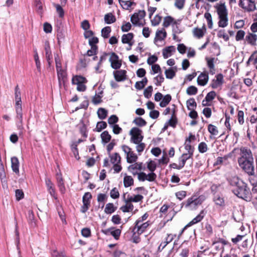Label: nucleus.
I'll return each mask as SVG.
<instances>
[{
    "label": "nucleus",
    "mask_w": 257,
    "mask_h": 257,
    "mask_svg": "<svg viewBox=\"0 0 257 257\" xmlns=\"http://www.w3.org/2000/svg\"><path fill=\"white\" fill-rule=\"evenodd\" d=\"M229 184L234 188L232 192L238 197L244 200L250 198V191L247 184L238 177H232L229 181Z\"/></svg>",
    "instance_id": "f257e3e1"
},
{
    "label": "nucleus",
    "mask_w": 257,
    "mask_h": 257,
    "mask_svg": "<svg viewBox=\"0 0 257 257\" xmlns=\"http://www.w3.org/2000/svg\"><path fill=\"white\" fill-rule=\"evenodd\" d=\"M214 7L218 17V26L221 28L226 27L228 25V10L225 3L221 1L216 4Z\"/></svg>",
    "instance_id": "f03ea898"
},
{
    "label": "nucleus",
    "mask_w": 257,
    "mask_h": 257,
    "mask_svg": "<svg viewBox=\"0 0 257 257\" xmlns=\"http://www.w3.org/2000/svg\"><path fill=\"white\" fill-rule=\"evenodd\" d=\"M204 200L202 196L196 197L195 196L189 198L186 202L182 204V207L184 205L185 207L190 210H193L197 208L199 205H201Z\"/></svg>",
    "instance_id": "7ed1b4c3"
},
{
    "label": "nucleus",
    "mask_w": 257,
    "mask_h": 257,
    "mask_svg": "<svg viewBox=\"0 0 257 257\" xmlns=\"http://www.w3.org/2000/svg\"><path fill=\"white\" fill-rule=\"evenodd\" d=\"M130 135L131 136L130 142L134 144L141 143L144 138L142 135V131L138 127H133L130 132Z\"/></svg>",
    "instance_id": "20e7f679"
},
{
    "label": "nucleus",
    "mask_w": 257,
    "mask_h": 257,
    "mask_svg": "<svg viewBox=\"0 0 257 257\" xmlns=\"http://www.w3.org/2000/svg\"><path fill=\"white\" fill-rule=\"evenodd\" d=\"M240 167L248 175L254 174L253 160L238 161Z\"/></svg>",
    "instance_id": "39448f33"
},
{
    "label": "nucleus",
    "mask_w": 257,
    "mask_h": 257,
    "mask_svg": "<svg viewBox=\"0 0 257 257\" xmlns=\"http://www.w3.org/2000/svg\"><path fill=\"white\" fill-rule=\"evenodd\" d=\"M150 225V221H147L145 222H142L141 221H136L133 231L135 234H141L146 230Z\"/></svg>",
    "instance_id": "423d86ee"
},
{
    "label": "nucleus",
    "mask_w": 257,
    "mask_h": 257,
    "mask_svg": "<svg viewBox=\"0 0 257 257\" xmlns=\"http://www.w3.org/2000/svg\"><path fill=\"white\" fill-rule=\"evenodd\" d=\"M122 151L126 156V161L128 163L136 162L138 159L137 156L132 151L128 146L123 145L121 147Z\"/></svg>",
    "instance_id": "0eeeda50"
},
{
    "label": "nucleus",
    "mask_w": 257,
    "mask_h": 257,
    "mask_svg": "<svg viewBox=\"0 0 257 257\" xmlns=\"http://www.w3.org/2000/svg\"><path fill=\"white\" fill-rule=\"evenodd\" d=\"M146 16V12L144 10H140L138 13H134L131 18V22L135 25H141V21L143 20Z\"/></svg>",
    "instance_id": "6e6552de"
},
{
    "label": "nucleus",
    "mask_w": 257,
    "mask_h": 257,
    "mask_svg": "<svg viewBox=\"0 0 257 257\" xmlns=\"http://www.w3.org/2000/svg\"><path fill=\"white\" fill-rule=\"evenodd\" d=\"M253 160L251 151L246 148L240 149V157L238 158V161Z\"/></svg>",
    "instance_id": "1a4fd4ad"
},
{
    "label": "nucleus",
    "mask_w": 257,
    "mask_h": 257,
    "mask_svg": "<svg viewBox=\"0 0 257 257\" xmlns=\"http://www.w3.org/2000/svg\"><path fill=\"white\" fill-rule=\"evenodd\" d=\"M239 6L247 12H252L255 9V6L251 0H239Z\"/></svg>",
    "instance_id": "9d476101"
},
{
    "label": "nucleus",
    "mask_w": 257,
    "mask_h": 257,
    "mask_svg": "<svg viewBox=\"0 0 257 257\" xmlns=\"http://www.w3.org/2000/svg\"><path fill=\"white\" fill-rule=\"evenodd\" d=\"M109 61L111 63V67L114 69H119L121 66V61L119 60L117 55L112 52L110 54Z\"/></svg>",
    "instance_id": "9b49d317"
},
{
    "label": "nucleus",
    "mask_w": 257,
    "mask_h": 257,
    "mask_svg": "<svg viewBox=\"0 0 257 257\" xmlns=\"http://www.w3.org/2000/svg\"><path fill=\"white\" fill-rule=\"evenodd\" d=\"M102 231L104 234L106 235H111L114 238V239L117 240L120 236L121 231L118 228L116 229L114 227H110L105 230H103Z\"/></svg>",
    "instance_id": "f8f14e48"
},
{
    "label": "nucleus",
    "mask_w": 257,
    "mask_h": 257,
    "mask_svg": "<svg viewBox=\"0 0 257 257\" xmlns=\"http://www.w3.org/2000/svg\"><path fill=\"white\" fill-rule=\"evenodd\" d=\"M126 193H124L122 198L125 203L138 202L142 200L143 196L142 195H136L134 196H130L129 194L126 197Z\"/></svg>",
    "instance_id": "ddd939ff"
},
{
    "label": "nucleus",
    "mask_w": 257,
    "mask_h": 257,
    "mask_svg": "<svg viewBox=\"0 0 257 257\" xmlns=\"http://www.w3.org/2000/svg\"><path fill=\"white\" fill-rule=\"evenodd\" d=\"M215 78L212 80L211 83V86L213 89L220 86L223 83V75L222 74H218L216 75Z\"/></svg>",
    "instance_id": "4468645a"
},
{
    "label": "nucleus",
    "mask_w": 257,
    "mask_h": 257,
    "mask_svg": "<svg viewBox=\"0 0 257 257\" xmlns=\"http://www.w3.org/2000/svg\"><path fill=\"white\" fill-rule=\"evenodd\" d=\"M126 71L124 70H119L113 72L114 77L117 82L123 81L126 79Z\"/></svg>",
    "instance_id": "2eb2a0df"
},
{
    "label": "nucleus",
    "mask_w": 257,
    "mask_h": 257,
    "mask_svg": "<svg viewBox=\"0 0 257 257\" xmlns=\"http://www.w3.org/2000/svg\"><path fill=\"white\" fill-rule=\"evenodd\" d=\"M142 163H136L131 165L128 167V170L133 175L138 174L137 170L141 171L142 170Z\"/></svg>",
    "instance_id": "dca6fc26"
},
{
    "label": "nucleus",
    "mask_w": 257,
    "mask_h": 257,
    "mask_svg": "<svg viewBox=\"0 0 257 257\" xmlns=\"http://www.w3.org/2000/svg\"><path fill=\"white\" fill-rule=\"evenodd\" d=\"M47 190L51 196L54 197L55 200L57 199V197L55 194V190L54 187V185L49 179L45 180Z\"/></svg>",
    "instance_id": "f3484780"
},
{
    "label": "nucleus",
    "mask_w": 257,
    "mask_h": 257,
    "mask_svg": "<svg viewBox=\"0 0 257 257\" xmlns=\"http://www.w3.org/2000/svg\"><path fill=\"white\" fill-rule=\"evenodd\" d=\"M57 76L59 81V86L61 87L62 85H64L66 79V72L62 69L57 71Z\"/></svg>",
    "instance_id": "a211bd4d"
},
{
    "label": "nucleus",
    "mask_w": 257,
    "mask_h": 257,
    "mask_svg": "<svg viewBox=\"0 0 257 257\" xmlns=\"http://www.w3.org/2000/svg\"><path fill=\"white\" fill-rule=\"evenodd\" d=\"M209 77L207 74L201 73L197 78V83L199 85L204 86L208 81Z\"/></svg>",
    "instance_id": "6ab92c4d"
},
{
    "label": "nucleus",
    "mask_w": 257,
    "mask_h": 257,
    "mask_svg": "<svg viewBox=\"0 0 257 257\" xmlns=\"http://www.w3.org/2000/svg\"><path fill=\"white\" fill-rule=\"evenodd\" d=\"M11 167L12 170L17 174H19V161L17 157H13L11 158Z\"/></svg>",
    "instance_id": "aec40b11"
},
{
    "label": "nucleus",
    "mask_w": 257,
    "mask_h": 257,
    "mask_svg": "<svg viewBox=\"0 0 257 257\" xmlns=\"http://www.w3.org/2000/svg\"><path fill=\"white\" fill-rule=\"evenodd\" d=\"M166 37L167 33L164 29H162V30H158L156 33L154 43H156L158 41H163L166 38Z\"/></svg>",
    "instance_id": "412c9836"
},
{
    "label": "nucleus",
    "mask_w": 257,
    "mask_h": 257,
    "mask_svg": "<svg viewBox=\"0 0 257 257\" xmlns=\"http://www.w3.org/2000/svg\"><path fill=\"white\" fill-rule=\"evenodd\" d=\"M206 29L205 26H203L202 28H195L193 29V33L194 36L200 39L202 38L205 33L206 32Z\"/></svg>",
    "instance_id": "4be33fe9"
},
{
    "label": "nucleus",
    "mask_w": 257,
    "mask_h": 257,
    "mask_svg": "<svg viewBox=\"0 0 257 257\" xmlns=\"http://www.w3.org/2000/svg\"><path fill=\"white\" fill-rule=\"evenodd\" d=\"M176 50L175 47L173 46H170L167 47L163 49L162 54L163 57L165 59H167L170 57L173 52H175Z\"/></svg>",
    "instance_id": "5701e85b"
},
{
    "label": "nucleus",
    "mask_w": 257,
    "mask_h": 257,
    "mask_svg": "<svg viewBox=\"0 0 257 257\" xmlns=\"http://www.w3.org/2000/svg\"><path fill=\"white\" fill-rule=\"evenodd\" d=\"M45 50L47 61L48 62L49 66H50L52 63L51 59H52V55L50 50V47L48 43H45Z\"/></svg>",
    "instance_id": "b1692460"
},
{
    "label": "nucleus",
    "mask_w": 257,
    "mask_h": 257,
    "mask_svg": "<svg viewBox=\"0 0 257 257\" xmlns=\"http://www.w3.org/2000/svg\"><path fill=\"white\" fill-rule=\"evenodd\" d=\"M56 179L60 191L63 194L65 192V187L61 174H57Z\"/></svg>",
    "instance_id": "393cba45"
},
{
    "label": "nucleus",
    "mask_w": 257,
    "mask_h": 257,
    "mask_svg": "<svg viewBox=\"0 0 257 257\" xmlns=\"http://www.w3.org/2000/svg\"><path fill=\"white\" fill-rule=\"evenodd\" d=\"M171 24L173 25H175L177 24V22L174 20V18L171 16H167L164 18V22L163 24V26L164 27L167 28Z\"/></svg>",
    "instance_id": "a878e982"
},
{
    "label": "nucleus",
    "mask_w": 257,
    "mask_h": 257,
    "mask_svg": "<svg viewBox=\"0 0 257 257\" xmlns=\"http://www.w3.org/2000/svg\"><path fill=\"white\" fill-rule=\"evenodd\" d=\"M87 81L85 77L80 75H76L75 76H74L72 79V83L73 84L77 85L78 84L86 83Z\"/></svg>",
    "instance_id": "bb28decb"
},
{
    "label": "nucleus",
    "mask_w": 257,
    "mask_h": 257,
    "mask_svg": "<svg viewBox=\"0 0 257 257\" xmlns=\"http://www.w3.org/2000/svg\"><path fill=\"white\" fill-rule=\"evenodd\" d=\"M204 214H205L204 211V210L201 211L200 213L197 216H196L194 218H193L191 221H190L189 222V223L188 224V225L190 226V225L195 224L197 223L198 222L201 221L204 218Z\"/></svg>",
    "instance_id": "cd10ccee"
},
{
    "label": "nucleus",
    "mask_w": 257,
    "mask_h": 257,
    "mask_svg": "<svg viewBox=\"0 0 257 257\" xmlns=\"http://www.w3.org/2000/svg\"><path fill=\"white\" fill-rule=\"evenodd\" d=\"M246 41L251 45L255 44L257 40V35L252 33H249L245 37Z\"/></svg>",
    "instance_id": "c85d7f7f"
},
{
    "label": "nucleus",
    "mask_w": 257,
    "mask_h": 257,
    "mask_svg": "<svg viewBox=\"0 0 257 257\" xmlns=\"http://www.w3.org/2000/svg\"><path fill=\"white\" fill-rule=\"evenodd\" d=\"M175 236V235L172 234H168L165 240L161 242L160 244L159 248L160 249L161 247H162V249H163L168 243L171 242L174 239Z\"/></svg>",
    "instance_id": "c756f323"
},
{
    "label": "nucleus",
    "mask_w": 257,
    "mask_h": 257,
    "mask_svg": "<svg viewBox=\"0 0 257 257\" xmlns=\"http://www.w3.org/2000/svg\"><path fill=\"white\" fill-rule=\"evenodd\" d=\"M27 218L28 222L31 226L34 227L36 225L34 214L32 210H30L28 211Z\"/></svg>",
    "instance_id": "7c9ffc66"
},
{
    "label": "nucleus",
    "mask_w": 257,
    "mask_h": 257,
    "mask_svg": "<svg viewBox=\"0 0 257 257\" xmlns=\"http://www.w3.org/2000/svg\"><path fill=\"white\" fill-rule=\"evenodd\" d=\"M134 38V34L132 33H129L126 34H123L121 37V42L123 44L129 43Z\"/></svg>",
    "instance_id": "2f4dec72"
},
{
    "label": "nucleus",
    "mask_w": 257,
    "mask_h": 257,
    "mask_svg": "<svg viewBox=\"0 0 257 257\" xmlns=\"http://www.w3.org/2000/svg\"><path fill=\"white\" fill-rule=\"evenodd\" d=\"M118 2L122 8L124 10H128L133 5L135 4L134 2L130 1L118 0Z\"/></svg>",
    "instance_id": "473e14b6"
},
{
    "label": "nucleus",
    "mask_w": 257,
    "mask_h": 257,
    "mask_svg": "<svg viewBox=\"0 0 257 257\" xmlns=\"http://www.w3.org/2000/svg\"><path fill=\"white\" fill-rule=\"evenodd\" d=\"M102 143L105 144L108 143L111 138V136L109 134L108 132L106 131H104L100 135Z\"/></svg>",
    "instance_id": "72a5a7b5"
},
{
    "label": "nucleus",
    "mask_w": 257,
    "mask_h": 257,
    "mask_svg": "<svg viewBox=\"0 0 257 257\" xmlns=\"http://www.w3.org/2000/svg\"><path fill=\"white\" fill-rule=\"evenodd\" d=\"M186 105L188 110H193L196 108L197 103L193 98H191L187 101Z\"/></svg>",
    "instance_id": "f704fd0d"
},
{
    "label": "nucleus",
    "mask_w": 257,
    "mask_h": 257,
    "mask_svg": "<svg viewBox=\"0 0 257 257\" xmlns=\"http://www.w3.org/2000/svg\"><path fill=\"white\" fill-rule=\"evenodd\" d=\"M192 156H189L187 154L184 153L179 158V164L182 167V168L184 167L186 162L187 160H189L190 158H191Z\"/></svg>",
    "instance_id": "c9c22d12"
},
{
    "label": "nucleus",
    "mask_w": 257,
    "mask_h": 257,
    "mask_svg": "<svg viewBox=\"0 0 257 257\" xmlns=\"http://www.w3.org/2000/svg\"><path fill=\"white\" fill-rule=\"evenodd\" d=\"M116 209V207H115L113 203H109L106 205L104 209V212L106 214H111L113 213Z\"/></svg>",
    "instance_id": "e433bc0d"
},
{
    "label": "nucleus",
    "mask_w": 257,
    "mask_h": 257,
    "mask_svg": "<svg viewBox=\"0 0 257 257\" xmlns=\"http://www.w3.org/2000/svg\"><path fill=\"white\" fill-rule=\"evenodd\" d=\"M123 184L125 187H128L134 184V179L131 176H125L123 178Z\"/></svg>",
    "instance_id": "4c0bfd02"
},
{
    "label": "nucleus",
    "mask_w": 257,
    "mask_h": 257,
    "mask_svg": "<svg viewBox=\"0 0 257 257\" xmlns=\"http://www.w3.org/2000/svg\"><path fill=\"white\" fill-rule=\"evenodd\" d=\"M213 201L216 205L221 207H223L225 205V202L223 198L218 195L214 196Z\"/></svg>",
    "instance_id": "58836bf2"
},
{
    "label": "nucleus",
    "mask_w": 257,
    "mask_h": 257,
    "mask_svg": "<svg viewBox=\"0 0 257 257\" xmlns=\"http://www.w3.org/2000/svg\"><path fill=\"white\" fill-rule=\"evenodd\" d=\"M104 21L106 24H110L114 23L116 19L115 16L111 13H108L104 16Z\"/></svg>",
    "instance_id": "ea45409f"
},
{
    "label": "nucleus",
    "mask_w": 257,
    "mask_h": 257,
    "mask_svg": "<svg viewBox=\"0 0 257 257\" xmlns=\"http://www.w3.org/2000/svg\"><path fill=\"white\" fill-rule=\"evenodd\" d=\"M172 97L170 94H167L163 98L162 101L160 103V106L164 107L169 104L171 100Z\"/></svg>",
    "instance_id": "a19ab883"
},
{
    "label": "nucleus",
    "mask_w": 257,
    "mask_h": 257,
    "mask_svg": "<svg viewBox=\"0 0 257 257\" xmlns=\"http://www.w3.org/2000/svg\"><path fill=\"white\" fill-rule=\"evenodd\" d=\"M110 162L113 164H115L117 163H120L121 158L119 155L115 153L110 156Z\"/></svg>",
    "instance_id": "79ce46f5"
},
{
    "label": "nucleus",
    "mask_w": 257,
    "mask_h": 257,
    "mask_svg": "<svg viewBox=\"0 0 257 257\" xmlns=\"http://www.w3.org/2000/svg\"><path fill=\"white\" fill-rule=\"evenodd\" d=\"M120 209L123 212H128L133 211L134 205L131 203H125V204L122 206Z\"/></svg>",
    "instance_id": "37998d69"
},
{
    "label": "nucleus",
    "mask_w": 257,
    "mask_h": 257,
    "mask_svg": "<svg viewBox=\"0 0 257 257\" xmlns=\"http://www.w3.org/2000/svg\"><path fill=\"white\" fill-rule=\"evenodd\" d=\"M133 123L139 126H144L147 124L146 120L142 117H136L134 120Z\"/></svg>",
    "instance_id": "c03bdc74"
},
{
    "label": "nucleus",
    "mask_w": 257,
    "mask_h": 257,
    "mask_svg": "<svg viewBox=\"0 0 257 257\" xmlns=\"http://www.w3.org/2000/svg\"><path fill=\"white\" fill-rule=\"evenodd\" d=\"M16 119L18 121L19 123L22 125L23 124V111L22 109H19L16 110Z\"/></svg>",
    "instance_id": "a18cd8bd"
},
{
    "label": "nucleus",
    "mask_w": 257,
    "mask_h": 257,
    "mask_svg": "<svg viewBox=\"0 0 257 257\" xmlns=\"http://www.w3.org/2000/svg\"><path fill=\"white\" fill-rule=\"evenodd\" d=\"M98 117L101 119H104L106 118L107 114V111L103 108H99L97 110Z\"/></svg>",
    "instance_id": "49530a36"
},
{
    "label": "nucleus",
    "mask_w": 257,
    "mask_h": 257,
    "mask_svg": "<svg viewBox=\"0 0 257 257\" xmlns=\"http://www.w3.org/2000/svg\"><path fill=\"white\" fill-rule=\"evenodd\" d=\"M111 32L110 27L107 26L103 28L101 30V36L105 39L108 38Z\"/></svg>",
    "instance_id": "de8ad7c7"
},
{
    "label": "nucleus",
    "mask_w": 257,
    "mask_h": 257,
    "mask_svg": "<svg viewBox=\"0 0 257 257\" xmlns=\"http://www.w3.org/2000/svg\"><path fill=\"white\" fill-rule=\"evenodd\" d=\"M155 84L156 86H161V83L164 81V78L162 73L159 74L158 76L154 78Z\"/></svg>",
    "instance_id": "09e8293b"
},
{
    "label": "nucleus",
    "mask_w": 257,
    "mask_h": 257,
    "mask_svg": "<svg viewBox=\"0 0 257 257\" xmlns=\"http://www.w3.org/2000/svg\"><path fill=\"white\" fill-rule=\"evenodd\" d=\"M208 131L211 135L213 136H216L218 134V131L217 127L211 124H209L208 125Z\"/></svg>",
    "instance_id": "8fccbe9b"
},
{
    "label": "nucleus",
    "mask_w": 257,
    "mask_h": 257,
    "mask_svg": "<svg viewBox=\"0 0 257 257\" xmlns=\"http://www.w3.org/2000/svg\"><path fill=\"white\" fill-rule=\"evenodd\" d=\"M185 149L188 152L186 153L187 155L193 156L194 148L190 145V144L188 143H185Z\"/></svg>",
    "instance_id": "3c124183"
},
{
    "label": "nucleus",
    "mask_w": 257,
    "mask_h": 257,
    "mask_svg": "<svg viewBox=\"0 0 257 257\" xmlns=\"http://www.w3.org/2000/svg\"><path fill=\"white\" fill-rule=\"evenodd\" d=\"M165 74L167 78L171 79L175 76L176 73L172 68H170L165 70Z\"/></svg>",
    "instance_id": "603ef678"
},
{
    "label": "nucleus",
    "mask_w": 257,
    "mask_h": 257,
    "mask_svg": "<svg viewBox=\"0 0 257 257\" xmlns=\"http://www.w3.org/2000/svg\"><path fill=\"white\" fill-rule=\"evenodd\" d=\"M198 89L194 86H190L186 90V93L189 95H195L197 93Z\"/></svg>",
    "instance_id": "864d4df0"
},
{
    "label": "nucleus",
    "mask_w": 257,
    "mask_h": 257,
    "mask_svg": "<svg viewBox=\"0 0 257 257\" xmlns=\"http://www.w3.org/2000/svg\"><path fill=\"white\" fill-rule=\"evenodd\" d=\"M35 54H34V59L36 63V67L37 70L40 72H41V63L39 60V56L36 50H35Z\"/></svg>",
    "instance_id": "5fc2aeb1"
},
{
    "label": "nucleus",
    "mask_w": 257,
    "mask_h": 257,
    "mask_svg": "<svg viewBox=\"0 0 257 257\" xmlns=\"http://www.w3.org/2000/svg\"><path fill=\"white\" fill-rule=\"evenodd\" d=\"M107 126V123L106 122L101 121L100 122H98L96 126V131L98 132H101L103 129H104Z\"/></svg>",
    "instance_id": "6e6d98bb"
},
{
    "label": "nucleus",
    "mask_w": 257,
    "mask_h": 257,
    "mask_svg": "<svg viewBox=\"0 0 257 257\" xmlns=\"http://www.w3.org/2000/svg\"><path fill=\"white\" fill-rule=\"evenodd\" d=\"M92 198V195L90 192H86L82 198L83 203H88V204H90V200Z\"/></svg>",
    "instance_id": "4d7b16f0"
},
{
    "label": "nucleus",
    "mask_w": 257,
    "mask_h": 257,
    "mask_svg": "<svg viewBox=\"0 0 257 257\" xmlns=\"http://www.w3.org/2000/svg\"><path fill=\"white\" fill-rule=\"evenodd\" d=\"M208 150L207 145L204 142L200 143L198 145V151L201 153H204Z\"/></svg>",
    "instance_id": "13d9d810"
},
{
    "label": "nucleus",
    "mask_w": 257,
    "mask_h": 257,
    "mask_svg": "<svg viewBox=\"0 0 257 257\" xmlns=\"http://www.w3.org/2000/svg\"><path fill=\"white\" fill-rule=\"evenodd\" d=\"M153 91V87L152 86H148L144 90V95L147 98H149L152 96Z\"/></svg>",
    "instance_id": "bf43d9fd"
},
{
    "label": "nucleus",
    "mask_w": 257,
    "mask_h": 257,
    "mask_svg": "<svg viewBox=\"0 0 257 257\" xmlns=\"http://www.w3.org/2000/svg\"><path fill=\"white\" fill-rule=\"evenodd\" d=\"M186 0H176L174 6L179 10H182L184 7Z\"/></svg>",
    "instance_id": "052dcab7"
},
{
    "label": "nucleus",
    "mask_w": 257,
    "mask_h": 257,
    "mask_svg": "<svg viewBox=\"0 0 257 257\" xmlns=\"http://www.w3.org/2000/svg\"><path fill=\"white\" fill-rule=\"evenodd\" d=\"M132 28V25L130 22H124L121 26V29L123 32L129 31Z\"/></svg>",
    "instance_id": "680f3d73"
},
{
    "label": "nucleus",
    "mask_w": 257,
    "mask_h": 257,
    "mask_svg": "<svg viewBox=\"0 0 257 257\" xmlns=\"http://www.w3.org/2000/svg\"><path fill=\"white\" fill-rule=\"evenodd\" d=\"M216 93L214 91L209 92L206 95L205 99L206 102H210L212 101L215 97Z\"/></svg>",
    "instance_id": "e2e57ef3"
},
{
    "label": "nucleus",
    "mask_w": 257,
    "mask_h": 257,
    "mask_svg": "<svg viewBox=\"0 0 257 257\" xmlns=\"http://www.w3.org/2000/svg\"><path fill=\"white\" fill-rule=\"evenodd\" d=\"M54 6L56 8V11L59 17L63 18L64 15V12L61 6L58 4H54Z\"/></svg>",
    "instance_id": "0e129e2a"
},
{
    "label": "nucleus",
    "mask_w": 257,
    "mask_h": 257,
    "mask_svg": "<svg viewBox=\"0 0 257 257\" xmlns=\"http://www.w3.org/2000/svg\"><path fill=\"white\" fill-rule=\"evenodd\" d=\"M162 17L159 15H157L155 16L154 19L151 20L152 25L154 26L158 25L161 22Z\"/></svg>",
    "instance_id": "69168bd1"
},
{
    "label": "nucleus",
    "mask_w": 257,
    "mask_h": 257,
    "mask_svg": "<svg viewBox=\"0 0 257 257\" xmlns=\"http://www.w3.org/2000/svg\"><path fill=\"white\" fill-rule=\"evenodd\" d=\"M110 197L113 199L119 198V193L116 188H113L110 192Z\"/></svg>",
    "instance_id": "338daca9"
},
{
    "label": "nucleus",
    "mask_w": 257,
    "mask_h": 257,
    "mask_svg": "<svg viewBox=\"0 0 257 257\" xmlns=\"http://www.w3.org/2000/svg\"><path fill=\"white\" fill-rule=\"evenodd\" d=\"M156 167L155 161L151 160L148 162L147 168L151 172H154L156 170Z\"/></svg>",
    "instance_id": "774afa93"
}]
</instances>
